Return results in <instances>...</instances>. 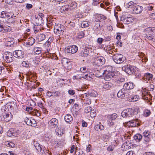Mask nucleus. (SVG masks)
Instances as JSON below:
<instances>
[{
  "label": "nucleus",
  "instance_id": "f257e3e1",
  "mask_svg": "<svg viewBox=\"0 0 155 155\" xmlns=\"http://www.w3.org/2000/svg\"><path fill=\"white\" fill-rule=\"evenodd\" d=\"M143 146L145 148L148 147L150 146L149 143L151 140L150 132L149 131H145L143 133Z\"/></svg>",
  "mask_w": 155,
  "mask_h": 155
},
{
  "label": "nucleus",
  "instance_id": "f03ea898",
  "mask_svg": "<svg viewBox=\"0 0 155 155\" xmlns=\"http://www.w3.org/2000/svg\"><path fill=\"white\" fill-rule=\"evenodd\" d=\"M137 113L134 109L128 108L124 110L121 113V116L124 118H127L132 117Z\"/></svg>",
  "mask_w": 155,
  "mask_h": 155
},
{
  "label": "nucleus",
  "instance_id": "7ed1b4c3",
  "mask_svg": "<svg viewBox=\"0 0 155 155\" xmlns=\"http://www.w3.org/2000/svg\"><path fill=\"white\" fill-rule=\"evenodd\" d=\"M65 30V28L63 25L58 24L54 27V31L55 33L59 35H63Z\"/></svg>",
  "mask_w": 155,
  "mask_h": 155
},
{
  "label": "nucleus",
  "instance_id": "20e7f679",
  "mask_svg": "<svg viewBox=\"0 0 155 155\" xmlns=\"http://www.w3.org/2000/svg\"><path fill=\"white\" fill-rule=\"evenodd\" d=\"M117 117V115L115 113L108 115L107 117V125L110 127L114 125V121Z\"/></svg>",
  "mask_w": 155,
  "mask_h": 155
},
{
  "label": "nucleus",
  "instance_id": "39448f33",
  "mask_svg": "<svg viewBox=\"0 0 155 155\" xmlns=\"http://www.w3.org/2000/svg\"><path fill=\"white\" fill-rule=\"evenodd\" d=\"M105 60L102 56L97 57L94 59L93 64L97 66H100L104 64Z\"/></svg>",
  "mask_w": 155,
  "mask_h": 155
},
{
  "label": "nucleus",
  "instance_id": "423d86ee",
  "mask_svg": "<svg viewBox=\"0 0 155 155\" xmlns=\"http://www.w3.org/2000/svg\"><path fill=\"white\" fill-rule=\"evenodd\" d=\"M113 58L114 61L118 64L122 63L124 61L123 55L120 54H114L113 57Z\"/></svg>",
  "mask_w": 155,
  "mask_h": 155
},
{
  "label": "nucleus",
  "instance_id": "0eeeda50",
  "mask_svg": "<svg viewBox=\"0 0 155 155\" xmlns=\"http://www.w3.org/2000/svg\"><path fill=\"white\" fill-rule=\"evenodd\" d=\"M122 70L129 74L131 75L135 73L134 68L130 65H127L126 66H124L122 68Z\"/></svg>",
  "mask_w": 155,
  "mask_h": 155
},
{
  "label": "nucleus",
  "instance_id": "6e6552de",
  "mask_svg": "<svg viewBox=\"0 0 155 155\" xmlns=\"http://www.w3.org/2000/svg\"><path fill=\"white\" fill-rule=\"evenodd\" d=\"M49 127L54 128L58 127V120L55 118H52L48 122Z\"/></svg>",
  "mask_w": 155,
  "mask_h": 155
},
{
  "label": "nucleus",
  "instance_id": "1a4fd4ad",
  "mask_svg": "<svg viewBox=\"0 0 155 155\" xmlns=\"http://www.w3.org/2000/svg\"><path fill=\"white\" fill-rule=\"evenodd\" d=\"M25 122L28 125L35 127L36 126V123L35 119L26 117L25 119Z\"/></svg>",
  "mask_w": 155,
  "mask_h": 155
},
{
  "label": "nucleus",
  "instance_id": "9d476101",
  "mask_svg": "<svg viewBox=\"0 0 155 155\" xmlns=\"http://www.w3.org/2000/svg\"><path fill=\"white\" fill-rule=\"evenodd\" d=\"M127 124L128 125L131 127H136L140 125L139 120L137 119H134L129 121L127 122Z\"/></svg>",
  "mask_w": 155,
  "mask_h": 155
},
{
  "label": "nucleus",
  "instance_id": "9b49d317",
  "mask_svg": "<svg viewBox=\"0 0 155 155\" xmlns=\"http://www.w3.org/2000/svg\"><path fill=\"white\" fill-rule=\"evenodd\" d=\"M0 117H1L2 120L8 122L12 120V115L9 113H5L3 115H1Z\"/></svg>",
  "mask_w": 155,
  "mask_h": 155
},
{
  "label": "nucleus",
  "instance_id": "f8f14e48",
  "mask_svg": "<svg viewBox=\"0 0 155 155\" xmlns=\"http://www.w3.org/2000/svg\"><path fill=\"white\" fill-rule=\"evenodd\" d=\"M78 48L75 45L68 47L66 49V51L68 53L74 54L77 51Z\"/></svg>",
  "mask_w": 155,
  "mask_h": 155
},
{
  "label": "nucleus",
  "instance_id": "ddd939ff",
  "mask_svg": "<svg viewBox=\"0 0 155 155\" xmlns=\"http://www.w3.org/2000/svg\"><path fill=\"white\" fill-rule=\"evenodd\" d=\"M133 12L134 14H137L141 12L143 10V7L142 6L137 5L134 6L133 8Z\"/></svg>",
  "mask_w": 155,
  "mask_h": 155
},
{
  "label": "nucleus",
  "instance_id": "4468645a",
  "mask_svg": "<svg viewBox=\"0 0 155 155\" xmlns=\"http://www.w3.org/2000/svg\"><path fill=\"white\" fill-rule=\"evenodd\" d=\"M13 54L15 57L19 58H21L24 56V53L23 51L21 50H16L14 52Z\"/></svg>",
  "mask_w": 155,
  "mask_h": 155
},
{
  "label": "nucleus",
  "instance_id": "2eb2a0df",
  "mask_svg": "<svg viewBox=\"0 0 155 155\" xmlns=\"http://www.w3.org/2000/svg\"><path fill=\"white\" fill-rule=\"evenodd\" d=\"M115 76L113 72H107V73H105L104 79L106 81H109Z\"/></svg>",
  "mask_w": 155,
  "mask_h": 155
},
{
  "label": "nucleus",
  "instance_id": "dca6fc26",
  "mask_svg": "<svg viewBox=\"0 0 155 155\" xmlns=\"http://www.w3.org/2000/svg\"><path fill=\"white\" fill-rule=\"evenodd\" d=\"M134 85L133 83L131 82L126 83L124 84L123 88L126 90H129L133 89L134 88Z\"/></svg>",
  "mask_w": 155,
  "mask_h": 155
},
{
  "label": "nucleus",
  "instance_id": "f3484780",
  "mask_svg": "<svg viewBox=\"0 0 155 155\" xmlns=\"http://www.w3.org/2000/svg\"><path fill=\"white\" fill-rule=\"evenodd\" d=\"M81 78H83L87 80H90V74H85V75L83 76H79V75H77L76 76H74L73 77V78L74 79H80Z\"/></svg>",
  "mask_w": 155,
  "mask_h": 155
},
{
  "label": "nucleus",
  "instance_id": "a211bd4d",
  "mask_svg": "<svg viewBox=\"0 0 155 155\" xmlns=\"http://www.w3.org/2000/svg\"><path fill=\"white\" fill-rule=\"evenodd\" d=\"M90 48H86L83 49L80 53V56L81 57H87L89 55Z\"/></svg>",
  "mask_w": 155,
  "mask_h": 155
},
{
  "label": "nucleus",
  "instance_id": "6ab92c4d",
  "mask_svg": "<svg viewBox=\"0 0 155 155\" xmlns=\"http://www.w3.org/2000/svg\"><path fill=\"white\" fill-rule=\"evenodd\" d=\"M97 95V92L94 91H89L87 94L86 93L84 94V96L86 97H95Z\"/></svg>",
  "mask_w": 155,
  "mask_h": 155
},
{
  "label": "nucleus",
  "instance_id": "aec40b11",
  "mask_svg": "<svg viewBox=\"0 0 155 155\" xmlns=\"http://www.w3.org/2000/svg\"><path fill=\"white\" fill-rule=\"evenodd\" d=\"M35 42V39L32 37H29L27 41L25 43V44L26 46L30 47Z\"/></svg>",
  "mask_w": 155,
  "mask_h": 155
},
{
  "label": "nucleus",
  "instance_id": "412c9836",
  "mask_svg": "<svg viewBox=\"0 0 155 155\" xmlns=\"http://www.w3.org/2000/svg\"><path fill=\"white\" fill-rule=\"evenodd\" d=\"M125 90L124 88L121 89L117 93V96L118 97L121 99L125 98Z\"/></svg>",
  "mask_w": 155,
  "mask_h": 155
},
{
  "label": "nucleus",
  "instance_id": "4be33fe9",
  "mask_svg": "<svg viewBox=\"0 0 155 155\" xmlns=\"http://www.w3.org/2000/svg\"><path fill=\"white\" fill-rule=\"evenodd\" d=\"M153 75L152 74L149 73H147L144 74L143 79L145 80L146 81L147 80V82H148V81L150 80H151L153 78Z\"/></svg>",
  "mask_w": 155,
  "mask_h": 155
},
{
  "label": "nucleus",
  "instance_id": "5701e85b",
  "mask_svg": "<svg viewBox=\"0 0 155 155\" xmlns=\"http://www.w3.org/2000/svg\"><path fill=\"white\" fill-rule=\"evenodd\" d=\"M69 5H65L61 6L60 9V11L62 13H66L68 11H70Z\"/></svg>",
  "mask_w": 155,
  "mask_h": 155
},
{
  "label": "nucleus",
  "instance_id": "b1692460",
  "mask_svg": "<svg viewBox=\"0 0 155 155\" xmlns=\"http://www.w3.org/2000/svg\"><path fill=\"white\" fill-rule=\"evenodd\" d=\"M65 130L61 128L58 127L55 130L56 135L58 136H61L64 133Z\"/></svg>",
  "mask_w": 155,
  "mask_h": 155
},
{
  "label": "nucleus",
  "instance_id": "393cba45",
  "mask_svg": "<svg viewBox=\"0 0 155 155\" xmlns=\"http://www.w3.org/2000/svg\"><path fill=\"white\" fill-rule=\"evenodd\" d=\"M73 117L70 114L66 115L64 117L65 121L68 123H70L73 121Z\"/></svg>",
  "mask_w": 155,
  "mask_h": 155
},
{
  "label": "nucleus",
  "instance_id": "a878e982",
  "mask_svg": "<svg viewBox=\"0 0 155 155\" xmlns=\"http://www.w3.org/2000/svg\"><path fill=\"white\" fill-rule=\"evenodd\" d=\"M94 129L97 131L99 130V129L100 130H102L104 129V127L103 125L101 124V123H99V124L96 125L94 126Z\"/></svg>",
  "mask_w": 155,
  "mask_h": 155
},
{
  "label": "nucleus",
  "instance_id": "bb28decb",
  "mask_svg": "<svg viewBox=\"0 0 155 155\" xmlns=\"http://www.w3.org/2000/svg\"><path fill=\"white\" fill-rule=\"evenodd\" d=\"M143 137L140 134H137L134 136V139L137 142H140Z\"/></svg>",
  "mask_w": 155,
  "mask_h": 155
},
{
  "label": "nucleus",
  "instance_id": "cd10ccee",
  "mask_svg": "<svg viewBox=\"0 0 155 155\" xmlns=\"http://www.w3.org/2000/svg\"><path fill=\"white\" fill-rule=\"evenodd\" d=\"M42 49L41 47H35L33 49V51L35 54H40L42 51Z\"/></svg>",
  "mask_w": 155,
  "mask_h": 155
},
{
  "label": "nucleus",
  "instance_id": "c85d7f7f",
  "mask_svg": "<svg viewBox=\"0 0 155 155\" xmlns=\"http://www.w3.org/2000/svg\"><path fill=\"white\" fill-rule=\"evenodd\" d=\"M46 38V35L43 34H40L37 37L39 41H41L44 40Z\"/></svg>",
  "mask_w": 155,
  "mask_h": 155
},
{
  "label": "nucleus",
  "instance_id": "c756f323",
  "mask_svg": "<svg viewBox=\"0 0 155 155\" xmlns=\"http://www.w3.org/2000/svg\"><path fill=\"white\" fill-rule=\"evenodd\" d=\"M136 5L135 3L133 1H130L129 2L127 3L126 4V7L127 8H133L135 5Z\"/></svg>",
  "mask_w": 155,
  "mask_h": 155
},
{
  "label": "nucleus",
  "instance_id": "7c9ffc66",
  "mask_svg": "<svg viewBox=\"0 0 155 155\" xmlns=\"http://www.w3.org/2000/svg\"><path fill=\"white\" fill-rule=\"evenodd\" d=\"M112 85V84L109 82H106L103 84V87L105 89H109L111 87Z\"/></svg>",
  "mask_w": 155,
  "mask_h": 155
},
{
  "label": "nucleus",
  "instance_id": "2f4dec72",
  "mask_svg": "<svg viewBox=\"0 0 155 155\" xmlns=\"http://www.w3.org/2000/svg\"><path fill=\"white\" fill-rule=\"evenodd\" d=\"M77 5V4L76 2H71L69 4V5L70 10L71 11V10L76 8Z\"/></svg>",
  "mask_w": 155,
  "mask_h": 155
},
{
  "label": "nucleus",
  "instance_id": "473e14b6",
  "mask_svg": "<svg viewBox=\"0 0 155 155\" xmlns=\"http://www.w3.org/2000/svg\"><path fill=\"white\" fill-rule=\"evenodd\" d=\"M151 113L150 110L146 109L144 110L143 112V115L145 117H147L150 115Z\"/></svg>",
  "mask_w": 155,
  "mask_h": 155
},
{
  "label": "nucleus",
  "instance_id": "72a5a7b5",
  "mask_svg": "<svg viewBox=\"0 0 155 155\" xmlns=\"http://www.w3.org/2000/svg\"><path fill=\"white\" fill-rule=\"evenodd\" d=\"M113 67L111 66H108L106 67V69L104 71V73H107V72H113Z\"/></svg>",
  "mask_w": 155,
  "mask_h": 155
},
{
  "label": "nucleus",
  "instance_id": "f704fd0d",
  "mask_svg": "<svg viewBox=\"0 0 155 155\" xmlns=\"http://www.w3.org/2000/svg\"><path fill=\"white\" fill-rule=\"evenodd\" d=\"M54 39V38L53 37H50L49 38L48 40L46 42L45 44L47 47H49L51 43L52 42Z\"/></svg>",
  "mask_w": 155,
  "mask_h": 155
},
{
  "label": "nucleus",
  "instance_id": "c9c22d12",
  "mask_svg": "<svg viewBox=\"0 0 155 155\" xmlns=\"http://www.w3.org/2000/svg\"><path fill=\"white\" fill-rule=\"evenodd\" d=\"M38 21L36 22L37 23L36 24H37V26H40L41 25L44 23V20L42 18H38Z\"/></svg>",
  "mask_w": 155,
  "mask_h": 155
},
{
  "label": "nucleus",
  "instance_id": "e433bc0d",
  "mask_svg": "<svg viewBox=\"0 0 155 155\" xmlns=\"http://www.w3.org/2000/svg\"><path fill=\"white\" fill-rule=\"evenodd\" d=\"M4 60L7 62L10 63L13 61V57H3Z\"/></svg>",
  "mask_w": 155,
  "mask_h": 155
},
{
  "label": "nucleus",
  "instance_id": "4c0bfd02",
  "mask_svg": "<svg viewBox=\"0 0 155 155\" xmlns=\"http://www.w3.org/2000/svg\"><path fill=\"white\" fill-rule=\"evenodd\" d=\"M84 35L85 34L84 31H79L78 33L77 37L78 39H81L84 37Z\"/></svg>",
  "mask_w": 155,
  "mask_h": 155
},
{
  "label": "nucleus",
  "instance_id": "58836bf2",
  "mask_svg": "<svg viewBox=\"0 0 155 155\" xmlns=\"http://www.w3.org/2000/svg\"><path fill=\"white\" fill-rule=\"evenodd\" d=\"M89 26V22L87 21H83L81 24V26L82 28L87 27Z\"/></svg>",
  "mask_w": 155,
  "mask_h": 155
},
{
  "label": "nucleus",
  "instance_id": "ea45409f",
  "mask_svg": "<svg viewBox=\"0 0 155 155\" xmlns=\"http://www.w3.org/2000/svg\"><path fill=\"white\" fill-rule=\"evenodd\" d=\"M3 32H7L10 31H11V28L8 26H3Z\"/></svg>",
  "mask_w": 155,
  "mask_h": 155
},
{
  "label": "nucleus",
  "instance_id": "a19ab883",
  "mask_svg": "<svg viewBox=\"0 0 155 155\" xmlns=\"http://www.w3.org/2000/svg\"><path fill=\"white\" fill-rule=\"evenodd\" d=\"M6 145L11 147H14L15 146V144L12 142L8 141L6 143Z\"/></svg>",
  "mask_w": 155,
  "mask_h": 155
},
{
  "label": "nucleus",
  "instance_id": "79ce46f5",
  "mask_svg": "<svg viewBox=\"0 0 155 155\" xmlns=\"http://www.w3.org/2000/svg\"><path fill=\"white\" fill-rule=\"evenodd\" d=\"M104 70H103L102 69H101L99 71H97V73H99V74L98 75H97V77H102L103 75H105V73H104Z\"/></svg>",
  "mask_w": 155,
  "mask_h": 155
},
{
  "label": "nucleus",
  "instance_id": "37998d69",
  "mask_svg": "<svg viewBox=\"0 0 155 155\" xmlns=\"http://www.w3.org/2000/svg\"><path fill=\"white\" fill-rule=\"evenodd\" d=\"M131 21V18L130 17H127L126 18H125L124 20V23L128 24H130Z\"/></svg>",
  "mask_w": 155,
  "mask_h": 155
},
{
  "label": "nucleus",
  "instance_id": "c03bdc74",
  "mask_svg": "<svg viewBox=\"0 0 155 155\" xmlns=\"http://www.w3.org/2000/svg\"><path fill=\"white\" fill-rule=\"evenodd\" d=\"M115 82L120 84V83H122L124 81L125 79L123 78H118L115 80Z\"/></svg>",
  "mask_w": 155,
  "mask_h": 155
},
{
  "label": "nucleus",
  "instance_id": "a18cd8bd",
  "mask_svg": "<svg viewBox=\"0 0 155 155\" xmlns=\"http://www.w3.org/2000/svg\"><path fill=\"white\" fill-rule=\"evenodd\" d=\"M13 57L12 54L10 52H5L3 55V57Z\"/></svg>",
  "mask_w": 155,
  "mask_h": 155
},
{
  "label": "nucleus",
  "instance_id": "49530a36",
  "mask_svg": "<svg viewBox=\"0 0 155 155\" xmlns=\"http://www.w3.org/2000/svg\"><path fill=\"white\" fill-rule=\"evenodd\" d=\"M88 70V68H87L86 67H85L81 68L80 69L81 72L84 74L87 73V72Z\"/></svg>",
  "mask_w": 155,
  "mask_h": 155
},
{
  "label": "nucleus",
  "instance_id": "de8ad7c7",
  "mask_svg": "<svg viewBox=\"0 0 155 155\" xmlns=\"http://www.w3.org/2000/svg\"><path fill=\"white\" fill-rule=\"evenodd\" d=\"M139 97V96L137 95H135L133 96L131 98V101H137L138 100Z\"/></svg>",
  "mask_w": 155,
  "mask_h": 155
},
{
  "label": "nucleus",
  "instance_id": "09e8293b",
  "mask_svg": "<svg viewBox=\"0 0 155 155\" xmlns=\"http://www.w3.org/2000/svg\"><path fill=\"white\" fill-rule=\"evenodd\" d=\"M95 25L94 26V28L95 29H98L100 27V23L99 22L96 21L94 22Z\"/></svg>",
  "mask_w": 155,
  "mask_h": 155
},
{
  "label": "nucleus",
  "instance_id": "8fccbe9b",
  "mask_svg": "<svg viewBox=\"0 0 155 155\" xmlns=\"http://www.w3.org/2000/svg\"><path fill=\"white\" fill-rule=\"evenodd\" d=\"M13 43L14 42L12 40H11V41H6V42L5 43V45L6 46L11 47V46L13 45Z\"/></svg>",
  "mask_w": 155,
  "mask_h": 155
},
{
  "label": "nucleus",
  "instance_id": "3c124183",
  "mask_svg": "<svg viewBox=\"0 0 155 155\" xmlns=\"http://www.w3.org/2000/svg\"><path fill=\"white\" fill-rule=\"evenodd\" d=\"M101 0H93V5H97L101 2Z\"/></svg>",
  "mask_w": 155,
  "mask_h": 155
},
{
  "label": "nucleus",
  "instance_id": "603ef678",
  "mask_svg": "<svg viewBox=\"0 0 155 155\" xmlns=\"http://www.w3.org/2000/svg\"><path fill=\"white\" fill-rule=\"evenodd\" d=\"M146 38H147L149 40H152L153 41V38H153L152 35L151 34H146Z\"/></svg>",
  "mask_w": 155,
  "mask_h": 155
},
{
  "label": "nucleus",
  "instance_id": "864d4df0",
  "mask_svg": "<svg viewBox=\"0 0 155 155\" xmlns=\"http://www.w3.org/2000/svg\"><path fill=\"white\" fill-rule=\"evenodd\" d=\"M7 18H12L14 16V14L11 12H8V15H7Z\"/></svg>",
  "mask_w": 155,
  "mask_h": 155
},
{
  "label": "nucleus",
  "instance_id": "5fc2aeb1",
  "mask_svg": "<svg viewBox=\"0 0 155 155\" xmlns=\"http://www.w3.org/2000/svg\"><path fill=\"white\" fill-rule=\"evenodd\" d=\"M154 88V86L153 84H150L148 87L149 91H153Z\"/></svg>",
  "mask_w": 155,
  "mask_h": 155
},
{
  "label": "nucleus",
  "instance_id": "6e6d98bb",
  "mask_svg": "<svg viewBox=\"0 0 155 155\" xmlns=\"http://www.w3.org/2000/svg\"><path fill=\"white\" fill-rule=\"evenodd\" d=\"M89 97H86V99H84V100H85L86 103V104H89L91 103V100L89 98Z\"/></svg>",
  "mask_w": 155,
  "mask_h": 155
},
{
  "label": "nucleus",
  "instance_id": "4d7b16f0",
  "mask_svg": "<svg viewBox=\"0 0 155 155\" xmlns=\"http://www.w3.org/2000/svg\"><path fill=\"white\" fill-rule=\"evenodd\" d=\"M13 131L12 130L8 131L7 133V135L8 136H9L10 137H12V135L14 133V132H13Z\"/></svg>",
  "mask_w": 155,
  "mask_h": 155
},
{
  "label": "nucleus",
  "instance_id": "13d9d810",
  "mask_svg": "<svg viewBox=\"0 0 155 155\" xmlns=\"http://www.w3.org/2000/svg\"><path fill=\"white\" fill-rule=\"evenodd\" d=\"M22 66L27 67L28 66V61H24L22 63Z\"/></svg>",
  "mask_w": 155,
  "mask_h": 155
},
{
  "label": "nucleus",
  "instance_id": "bf43d9fd",
  "mask_svg": "<svg viewBox=\"0 0 155 155\" xmlns=\"http://www.w3.org/2000/svg\"><path fill=\"white\" fill-rule=\"evenodd\" d=\"M68 94L71 95H73L75 93V91L73 90H69L68 91Z\"/></svg>",
  "mask_w": 155,
  "mask_h": 155
},
{
  "label": "nucleus",
  "instance_id": "052dcab7",
  "mask_svg": "<svg viewBox=\"0 0 155 155\" xmlns=\"http://www.w3.org/2000/svg\"><path fill=\"white\" fill-rule=\"evenodd\" d=\"M127 91L125 90V98L130 97V95L128 92Z\"/></svg>",
  "mask_w": 155,
  "mask_h": 155
},
{
  "label": "nucleus",
  "instance_id": "680f3d73",
  "mask_svg": "<svg viewBox=\"0 0 155 155\" xmlns=\"http://www.w3.org/2000/svg\"><path fill=\"white\" fill-rule=\"evenodd\" d=\"M24 109H25L26 111H30L32 109V108L31 107H28L27 106H25L24 107Z\"/></svg>",
  "mask_w": 155,
  "mask_h": 155
},
{
  "label": "nucleus",
  "instance_id": "e2e57ef3",
  "mask_svg": "<svg viewBox=\"0 0 155 155\" xmlns=\"http://www.w3.org/2000/svg\"><path fill=\"white\" fill-rule=\"evenodd\" d=\"M91 109L92 108L90 107H86L85 110V112L86 113H89L91 111Z\"/></svg>",
  "mask_w": 155,
  "mask_h": 155
},
{
  "label": "nucleus",
  "instance_id": "0e129e2a",
  "mask_svg": "<svg viewBox=\"0 0 155 155\" xmlns=\"http://www.w3.org/2000/svg\"><path fill=\"white\" fill-rule=\"evenodd\" d=\"M52 97H57L59 96V93L56 91L55 92H53Z\"/></svg>",
  "mask_w": 155,
  "mask_h": 155
},
{
  "label": "nucleus",
  "instance_id": "69168bd1",
  "mask_svg": "<svg viewBox=\"0 0 155 155\" xmlns=\"http://www.w3.org/2000/svg\"><path fill=\"white\" fill-rule=\"evenodd\" d=\"M104 39L102 38H98L97 39V42L98 43L101 44L102 43Z\"/></svg>",
  "mask_w": 155,
  "mask_h": 155
},
{
  "label": "nucleus",
  "instance_id": "338daca9",
  "mask_svg": "<svg viewBox=\"0 0 155 155\" xmlns=\"http://www.w3.org/2000/svg\"><path fill=\"white\" fill-rule=\"evenodd\" d=\"M150 18L152 19H155V13H152L149 16Z\"/></svg>",
  "mask_w": 155,
  "mask_h": 155
},
{
  "label": "nucleus",
  "instance_id": "774afa93",
  "mask_svg": "<svg viewBox=\"0 0 155 155\" xmlns=\"http://www.w3.org/2000/svg\"><path fill=\"white\" fill-rule=\"evenodd\" d=\"M143 155H154V153L152 152H147L144 153Z\"/></svg>",
  "mask_w": 155,
  "mask_h": 155
}]
</instances>
